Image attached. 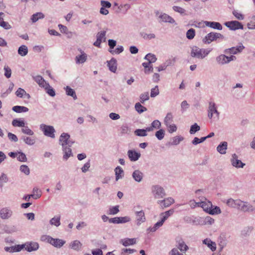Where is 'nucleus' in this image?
Returning <instances> with one entry per match:
<instances>
[{
  "label": "nucleus",
  "instance_id": "423d86ee",
  "mask_svg": "<svg viewBox=\"0 0 255 255\" xmlns=\"http://www.w3.org/2000/svg\"><path fill=\"white\" fill-rule=\"evenodd\" d=\"M40 129L43 132L45 136L52 138H55L54 133L55 132V130L53 126L42 124L40 125Z\"/></svg>",
  "mask_w": 255,
  "mask_h": 255
},
{
  "label": "nucleus",
  "instance_id": "0eeeda50",
  "mask_svg": "<svg viewBox=\"0 0 255 255\" xmlns=\"http://www.w3.org/2000/svg\"><path fill=\"white\" fill-rule=\"evenodd\" d=\"M155 13L156 16L157 17L158 21L159 22H163L174 23L175 22L172 17L165 13H162L159 12V11H156L155 12Z\"/></svg>",
  "mask_w": 255,
  "mask_h": 255
},
{
  "label": "nucleus",
  "instance_id": "a211bd4d",
  "mask_svg": "<svg viewBox=\"0 0 255 255\" xmlns=\"http://www.w3.org/2000/svg\"><path fill=\"white\" fill-rule=\"evenodd\" d=\"M132 177L136 182L139 183L142 181L143 173L139 170H135L133 172Z\"/></svg>",
  "mask_w": 255,
  "mask_h": 255
},
{
  "label": "nucleus",
  "instance_id": "79ce46f5",
  "mask_svg": "<svg viewBox=\"0 0 255 255\" xmlns=\"http://www.w3.org/2000/svg\"><path fill=\"white\" fill-rule=\"evenodd\" d=\"M173 122V116L171 113H168L164 118V124L166 126L170 125Z\"/></svg>",
  "mask_w": 255,
  "mask_h": 255
},
{
  "label": "nucleus",
  "instance_id": "412c9836",
  "mask_svg": "<svg viewBox=\"0 0 255 255\" xmlns=\"http://www.w3.org/2000/svg\"><path fill=\"white\" fill-rule=\"evenodd\" d=\"M23 246H21V245H18L11 247H6L4 248V250L7 252L11 253L18 252L23 249Z\"/></svg>",
  "mask_w": 255,
  "mask_h": 255
},
{
  "label": "nucleus",
  "instance_id": "2f4dec72",
  "mask_svg": "<svg viewBox=\"0 0 255 255\" xmlns=\"http://www.w3.org/2000/svg\"><path fill=\"white\" fill-rule=\"evenodd\" d=\"M115 175H116V180L118 181L120 179H121L124 176V170L120 166H117L115 169Z\"/></svg>",
  "mask_w": 255,
  "mask_h": 255
},
{
  "label": "nucleus",
  "instance_id": "1a4fd4ad",
  "mask_svg": "<svg viewBox=\"0 0 255 255\" xmlns=\"http://www.w3.org/2000/svg\"><path fill=\"white\" fill-rule=\"evenodd\" d=\"M225 25L232 30L243 29V25L242 24L236 20L226 22L225 23Z\"/></svg>",
  "mask_w": 255,
  "mask_h": 255
},
{
  "label": "nucleus",
  "instance_id": "13d9d810",
  "mask_svg": "<svg viewBox=\"0 0 255 255\" xmlns=\"http://www.w3.org/2000/svg\"><path fill=\"white\" fill-rule=\"evenodd\" d=\"M17 154H18V156L17 157V158L18 161L21 162H26L27 161V157L24 153L18 152Z\"/></svg>",
  "mask_w": 255,
  "mask_h": 255
},
{
  "label": "nucleus",
  "instance_id": "4468645a",
  "mask_svg": "<svg viewBox=\"0 0 255 255\" xmlns=\"http://www.w3.org/2000/svg\"><path fill=\"white\" fill-rule=\"evenodd\" d=\"M240 210L244 212H252L255 211V208L248 202H242Z\"/></svg>",
  "mask_w": 255,
  "mask_h": 255
},
{
  "label": "nucleus",
  "instance_id": "e2e57ef3",
  "mask_svg": "<svg viewBox=\"0 0 255 255\" xmlns=\"http://www.w3.org/2000/svg\"><path fill=\"white\" fill-rule=\"evenodd\" d=\"M205 137H202L201 138H199L197 137L194 138L193 140L192 141V143L194 145H197L199 143H202L206 140Z\"/></svg>",
  "mask_w": 255,
  "mask_h": 255
},
{
  "label": "nucleus",
  "instance_id": "b1692460",
  "mask_svg": "<svg viewBox=\"0 0 255 255\" xmlns=\"http://www.w3.org/2000/svg\"><path fill=\"white\" fill-rule=\"evenodd\" d=\"M177 249H178V250H180L182 253H185L188 250L189 247L185 244V242L182 239H181L177 242Z\"/></svg>",
  "mask_w": 255,
  "mask_h": 255
},
{
  "label": "nucleus",
  "instance_id": "5fc2aeb1",
  "mask_svg": "<svg viewBox=\"0 0 255 255\" xmlns=\"http://www.w3.org/2000/svg\"><path fill=\"white\" fill-rule=\"evenodd\" d=\"M135 135L139 136H145L147 135L146 130L144 129H137L134 131Z\"/></svg>",
  "mask_w": 255,
  "mask_h": 255
},
{
  "label": "nucleus",
  "instance_id": "ddd939ff",
  "mask_svg": "<svg viewBox=\"0 0 255 255\" xmlns=\"http://www.w3.org/2000/svg\"><path fill=\"white\" fill-rule=\"evenodd\" d=\"M231 162L232 165L236 168H243L245 165V163L238 159V155L235 153L232 154Z\"/></svg>",
  "mask_w": 255,
  "mask_h": 255
},
{
  "label": "nucleus",
  "instance_id": "cd10ccee",
  "mask_svg": "<svg viewBox=\"0 0 255 255\" xmlns=\"http://www.w3.org/2000/svg\"><path fill=\"white\" fill-rule=\"evenodd\" d=\"M87 54L83 51L81 52V54L77 55L75 57V61L77 64L84 63L87 60Z\"/></svg>",
  "mask_w": 255,
  "mask_h": 255
},
{
  "label": "nucleus",
  "instance_id": "6ab92c4d",
  "mask_svg": "<svg viewBox=\"0 0 255 255\" xmlns=\"http://www.w3.org/2000/svg\"><path fill=\"white\" fill-rule=\"evenodd\" d=\"M136 224L140 225L141 223L145 221V217L144 213L143 211H137L135 212Z\"/></svg>",
  "mask_w": 255,
  "mask_h": 255
},
{
  "label": "nucleus",
  "instance_id": "9d476101",
  "mask_svg": "<svg viewBox=\"0 0 255 255\" xmlns=\"http://www.w3.org/2000/svg\"><path fill=\"white\" fill-rule=\"evenodd\" d=\"M23 246V249L24 248L26 251L28 252H34L37 251L39 248V244L36 242H27L24 244L21 245Z\"/></svg>",
  "mask_w": 255,
  "mask_h": 255
},
{
  "label": "nucleus",
  "instance_id": "f03ea898",
  "mask_svg": "<svg viewBox=\"0 0 255 255\" xmlns=\"http://www.w3.org/2000/svg\"><path fill=\"white\" fill-rule=\"evenodd\" d=\"M211 48H200L198 46H193L191 47L190 55L193 58L203 59L211 52Z\"/></svg>",
  "mask_w": 255,
  "mask_h": 255
},
{
  "label": "nucleus",
  "instance_id": "c9c22d12",
  "mask_svg": "<svg viewBox=\"0 0 255 255\" xmlns=\"http://www.w3.org/2000/svg\"><path fill=\"white\" fill-rule=\"evenodd\" d=\"M12 110L17 113H25L28 111V109L24 106H15L12 107Z\"/></svg>",
  "mask_w": 255,
  "mask_h": 255
},
{
  "label": "nucleus",
  "instance_id": "e433bc0d",
  "mask_svg": "<svg viewBox=\"0 0 255 255\" xmlns=\"http://www.w3.org/2000/svg\"><path fill=\"white\" fill-rule=\"evenodd\" d=\"M164 222L163 220H161L158 222H157L156 223H155L153 227H149L147 229V231H149L151 232H155L158 229H159L160 227H161Z\"/></svg>",
  "mask_w": 255,
  "mask_h": 255
},
{
  "label": "nucleus",
  "instance_id": "a18cd8bd",
  "mask_svg": "<svg viewBox=\"0 0 255 255\" xmlns=\"http://www.w3.org/2000/svg\"><path fill=\"white\" fill-rule=\"evenodd\" d=\"M140 35L143 39L145 40H150L155 38V35L154 33L140 32Z\"/></svg>",
  "mask_w": 255,
  "mask_h": 255
},
{
  "label": "nucleus",
  "instance_id": "c756f323",
  "mask_svg": "<svg viewBox=\"0 0 255 255\" xmlns=\"http://www.w3.org/2000/svg\"><path fill=\"white\" fill-rule=\"evenodd\" d=\"M21 139L22 140L25 144L29 145H32L35 143V139L30 136L22 135L21 137Z\"/></svg>",
  "mask_w": 255,
  "mask_h": 255
},
{
  "label": "nucleus",
  "instance_id": "680f3d73",
  "mask_svg": "<svg viewBox=\"0 0 255 255\" xmlns=\"http://www.w3.org/2000/svg\"><path fill=\"white\" fill-rule=\"evenodd\" d=\"M221 213L220 208L218 206H215L214 208L210 209L209 213L211 215L218 214Z\"/></svg>",
  "mask_w": 255,
  "mask_h": 255
},
{
  "label": "nucleus",
  "instance_id": "f257e3e1",
  "mask_svg": "<svg viewBox=\"0 0 255 255\" xmlns=\"http://www.w3.org/2000/svg\"><path fill=\"white\" fill-rule=\"evenodd\" d=\"M70 135L67 133H62L59 137V143L62 146L64 152L63 159L67 160L72 155L70 147L74 143V141L70 139Z\"/></svg>",
  "mask_w": 255,
  "mask_h": 255
},
{
  "label": "nucleus",
  "instance_id": "58836bf2",
  "mask_svg": "<svg viewBox=\"0 0 255 255\" xmlns=\"http://www.w3.org/2000/svg\"><path fill=\"white\" fill-rule=\"evenodd\" d=\"M44 17V15L42 12H37L33 14L31 17V19L32 22H36L37 20L40 19H42Z\"/></svg>",
  "mask_w": 255,
  "mask_h": 255
},
{
  "label": "nucleus",
  "instance_id": "603ef678",
  "mask_svg": "<svg viewBox=\"0 0 255 255\" xmlns=\"http://www.w3.org/2000/svg\"><path fill=\"white\" fill-rule=\"evenodd\" d=\"M155 135L158 139L161 140L164 137L165 131L163 129H160L155 132Z\"/></svg>",
  "mask_w": 255,
  "mask_h": 255
},
{
  "label": "nucleus",
  "instance_id": "393cba45",
  "mask_svg": "<svg viewBox=\"0 0 255 255\" xmlns=\"http://www.w3.org/2000/svg\"><path fill=\"white\" fill-rule=\"evenodd\" d=\"M216 61L218 64L220 65H223L226 64H228V61L227 60V56L224 54H221L216 57Z\"/></svg>",
  "mask_w": 255,
  "mask_h": 255
},
{
  "label": "nucleus",
  "instance_id": "dca6fc26",
  "mask_svg": "<svg viewBox=\"0 0 255 255\" xmlns=\"http://www.w3.org/2000/svg\"><path fill=\"white\" fill-rule=\"evenodd\" d=\"M12 212L7 208H3L0 211V216L2 219H7L11 217Z\"/></svg>",
  "mask_w": 255,
  "mask_h": 255
},
{
  "label": "nucleus",
  "instance_id": "338daca9",
  "mask_svg": "<svg viewBox=\"0 0 255 255\" xmlns=\"http://www.w3.org/2000/svg\"><path fill=\"white\" fill-rule=\"evenodd\" d=\"M0 26L5 29H9L11 28L8 22L3 21L2 18H0Z\"/></svg>",
  "mask_w": 255,
  "mask_h": 255
},
{
  "label": "nucleus",
  "instance_id": "69168bd1",
  "mask_svg": "<svg viewBox=\"0 0 255 255\" xmlns=\"http://www.w3.org/2000/svg\"><path fill=\"white\" fill-rule=\"evenodd\" d=\"M159 90L157 86H155L154 88L151 89L150 92V97H155L159 94Z\"/></svg>",
  "mask_w": 255,
  "mask_h": 255
},
{
  "label": "nucleus",
  "instance_id": "ea45409f",
  "mask_svg": "<svg viewBox=\"0 0 255 255\" xmlns=\"http://www.w3.org/2000/svg\"><path fill=\"white\" fill-rule=\"evenodd\" d=\"M18 53L21 56H25L28 53V48L26 45L20 46L18 49Z\"/></svg>",
  "mask_w": 255,
  "mask_h": 255
},
{
  "label": "nucleus",
  "instance_id": "774afa93",
  "mask_svg": "<svg viewBox=\"0 0 255 255\" xmlns=\"http://www.w3.org/2000/svg\"><path fill=\"white\" fill-rule=\"evenodd\" d=\"M247 26L250 29H255V15L252 17V20L248 23Z\"/></svg>",
  "mask_w": 255,
  "mask_h": 255
},
{
  "label": "nucleus",
  "instance_id": "c03bdc74",
  "mask_svg": "<svg viewBox=\"0 0 255 255\" xmlns=\"http://www.w3.org/2000/svg\"><path fill=\"white\" fill-rule=\"evenodd\" d=\"M200 206L203 209V210L209 213V211L212 206V203L209 202L208 203L205 202H201L199 203Z\"/></svg>",
  "mask_w": 255,
  "mask_h": 255
},
{
  "label": "nucleus",
  "instance_id": "20e7f679",
  "mask_svg": "<svg viewBox=\"0 0 255 255\" xmlns=\"http://www.w3.org/2000/svg\"><path fill=\"white\" fill-rule=\"evenodd\" d=\"M151 190L155 199L162 198L166 195L165 190L159 185H152Z\"/></svg>",
  "mask_w": 255,
  "mask_h": 255
},
{
  "label": "nucleus",
  "instance_id": "9b49d317",
  "mask_svg": "<svg viewBox=\"0 0 255 255\" xmlns=\"http://www.w3.org/2000/svg\"><path fill=\"white\" fill-rule=\"evenodd\" d=\"M106 31H102L98 32L96 35L97 40L94 43V46L100 47L102 42L106 41Z\"/></svg>",
  "mask_w": 255,
  "mask_h": 255
},
{
  "label": "nucleus",
  "instance_id": "09e8293b",
  "mask_svg": "<svg viewBox=\"0 0 255 255\" xmlns=\"http://www.w3.org/2000/svg\"><path fill=\"white\" fill-rule=\"evenodd\" d=\"M149 99L148 92H145L140 94L139 96V100L141 103L143 104L146 101L148 100Z\"/></svg>",
  "mask_w": 255,
  "mask_h": 255
},
{
  "label": "nucleus",
  "instance_id": "aec40b11",
  "mask_svg": "<svg viewBox=\"0 0 255 255\" xmlns=\"http://www.w3.org/2000/svg\"><path fill=\"white\" fill-rule=\"evenodd\" d=\"M204 23L206 26L215 29L222 30V25L218 22L205 21Z\"/></svg>",
  "mask_w": 255,
  "mask_h": 255
},
{
  "label": "nucleus",
  "instance_id": "a878e982",
  "mask_svg": "<svg viewBox=\"0 0 255 255\" xmlns=\"http://www.w3.org/2000/svg\"><path fill=\"white\" fill-rule=\"evenodd\" d=\"M228 143L226 141L221 142L217 147V151L222 154H224L226 153L227 149Z\"/></svg>",
  "mask_w": 255,
  "mask_h": 255
},
{
  "label": "nucleus",
  "instance_id": "4c0bfd02",
  "mask_svg": "<svg viewBox=\"0 0 255 255\" xmlns=\"http://www.w3.org/2000/svg\"><path fill=\"white\" fill-rule=\"evenodd\" d=\"M64 89H65L66 94L68 96H71L74 100H76L77 99L76 93L73 89L68 86L65 87Z\"/></svg>",
  "mask_w": 255,
  "mask_h": 255
},
{
  "label": "nucleus",
  "instance_id": "0e129e2a",
  "mask_svg": "<svg viewBox=\"0 0 255 255\" xmlns=\"http://www.w3.org/2000/svg\"><path fill=\"white\" fill-rule=\"evenodd\" d=\"M119 206H116L110 208L109 210V215H115L117 214L119 212Z\"/></svg>",
  "mask_w": 255,
  "mask_h": 255
},
{
  "label": "nucleus",
  "instance_id": "2eb2a0df",
  "mask_svg": "<svg viewBox=\"0 0 255 255\" xmlns=\"http://www.w3.org/2000/svg\"><path fill=\"white\" fill-rule=\"evenodd\" d=\"M128 156L131 161H135L140 157V153L134 150H129L128 151Z\"/></svg>",
  "mask_w": 255,
  "mask_h": 255
},
{
  "label": "nucleus",
  "instance_id": "bb28decb",
  "mask_svg": "<svg viewBox=\"0 0 255 255\" xmlns=\"http://www.w3.org/2000/svg\"><path fill=\"white\" fill-rule=\"evenodd\" d=\"M136 239L135 238H125L124 239H122L120 241V243L122 244V245L125 247H127L130 245H132L136 244Z\"/></svg>",
  "mask_w": 255,
  "mask_h": 255
},
{
  "label": "nucleus",
  "instance_id": "72a5a7b5",
  "mask_svg": "<svg viewBox=\"0 0 255 255\" xmlns=\"http://www.w3.org/2000/svg\"><path fill=\"white\" fill-rule=\"evenodd\" d=\"M174 213L173 209H170L165 212L161 213L160 214V216L161 218V219L163 220L165 222L170 216H171Z\"/></svg>",
  "mask_w": 255,
  "mask_h": 255
},
{
  "label": "nucleus",
  "instance_id": "3c124183",
  "mask_svg": "<svg viewBox=\"0 0 255 255\" xmlns=\"http://www.w3.org/2000/svg\"><path fill=\"white\" fill-rule=\"evenodd\" d=\"M200 126H198L197 124L195 123L194 124L191 126L189 132L190 134H194L197 131L200 130Z\"/></svg>",
  "mask_w": 255,
  "mask_h": 255
},
{
  "label": "nucleus",
  "instance_id": "864d4df0",
  "mask_svg": "<svg viewBox=\"0 0 255 255\" xmlns=\"http://www.w3.org/2000/svg\"><path fill=\"white\" fill-rule=\"evenodd\" d=\"M21 131L27 135H33L34 134V132L30 129L27 126L23 127L21 129Z\"/></svg>",
  "mask_w": 255,
  "mask_h": 255
},
{
  "label": "nucleus",
  "instance_id": "c85d7f7f",
  "mask_svg": "<svg viewBox=\"0 0 255 255\" xmlns=\"http://www.w3.org/2000/svg\"><path fill=\"white\" fill-rule=\"evenodd\" d=\"M203 243L207 246L213 252L216 250V244L210 239H206L203 241Z\"/></svg>",
  "mask_w": 255,
  "mask_h": 255
},
{
  "label": "nucleus",
  "instance_id": "bf43d9fd",
  "mask_svg": "<svg viewBox=\"0 0 255 255\" xmlns=\"http://www.w3.org/2000/svg\"><path fill=\"white\" fill-rule=\"evenodd\" d=\"M20 170L21 172L24 173L25 175H28L30 173V170L29 167L26 165H22L20 166Z\"/></svg>",
  "mask_w": 255,
  "mask_h": 255
},
{
  "label": "nucleus",
  "instance_id": "a19ab883",
  "mask_svg": "<svg viewBox=\"0 0 255 255\" xmlns=\"http://www.w3.org/2000/svg\"><path fill=\"white\" fill-rule=\"evenodd\" d=\"M134 108L135 111L139 114H141L147 111V108L141 105L140 103H136L135 104Z\"/></svg>",
  "mask_w": 255,
  "mask_h": 255
},
{
  "label": "nucleus",
  "instance_id": "5701e85b",
  "mask_svg": "<svg viewBox=\"0 0 255 255\" xmlns=\"http://www.w3.org/2000/svg\"><path fill=\"white\" fill-rule=\"evenodd\" d=\"M33 79L41 87L44 88L45 86H49V83H47L41 76L37 75L34 77Z\"/></svg>",
  "mask_w": 255,
  "mask_h": 255
},
{
  "label": "nucleus",
  "instance_id": "4be33fe9",
  "mask_svg": "<svg viewBox=\"0 0 255 255\" xmlns=\"http://www.w3.org/2000/svg\"><path fill=\"white\" fill-rule=\"evenodd\" d=\"M107 66L109 70L114 73H115L117 69V60L116 59L112 58L110 61H107Z\"/></svg>",
  "mask_w": 255,
  "mask_h": 255
},
{
  "label": "nucleus",
  "instance_id": "49530a36",
  "mask_svg": "<svg viewBox=\"0 0 255 255\" xmlns=\"http://www.w3.org/2000/svg\"><path fill=\"white\" fill-rule=\"evenodd\" d=\"M144 59L147 60L150 64L155 62L157 60L155 55L151 53L146 54Z\"/></svg>",
  "mask_w": 255,
  "mask_h": 255
},
{
  "label": "nucleus",
  "instance_id": "6e6d98bb",
  "mask_svg": "<svg viewBox=\"0 0 255 255\" xmlns=\"http://www.w3.org/2000/svg\"><path fill=\"white\" fill-rule=\"evenodd\" d=\"M44 88L45 89L46 93L49 95H50L51 97L55 96V91L49 85V86H48L47 87L45 86Z\"/></svg>",
  "mask_w": 255,
  "mask_h": 255
},
{
  "label": "nucleus",
  "instance_id": "f3484780",
  "mask_svg": "<svg viewBox=\"0 0 255 255\" xmlns=\"http://www.w3.org/2000/svg\"><path fill=\"white\" fill-rule=\"evenodd\" d=\"M174 202V200L171 197H168L163 200H159L157 202L160 204L161 207L163 208L168 207Z\"/></svg>",
  "mask_w": 255,
  "mask_h": 255
},
{
  "label": "nucleus",
  "instance_id": "f704fd0d",
  "mask_svg": "<svg viewBox=\"0 0 255 255\" xmlns=\"http://www.w3.org/2000/svg\"><path fill=\"white\" fill-rule=\"evenodd\" d=\"M49 223L52 226L59 227L60 225V216H55L53 217L49 221Z\"/></svg>",
  "mask_w": 255,
  "mask_h": 255
},
{
  "label": "nucleus",
  "instance_id": "4d7b16f0",
  "mask_svg": "<svg viewBox=\"0 0 255 255\" xmlns=\"http://www.w3.org/2000/svg\"><path fill=\"white\" fill-rule=\"evenodd\" d=\"M33 192L34 193V194H33L34 195L33 198L35 199H37L41 197V191L39 190L38 188L34 187L33 189Z\"/></svg>",
  "mask_w": 255,
  "mask_h": 255
},
{
  "label": "nucleus",
  "instance_id": "6e6552de",
  "mask_svg": "<svg viewBox=\"0 0 255 255\" xmlns=\"http://www.w3.org/2000/svg\"><path fill=\"white\" fill-rule=\"evenodd\" d=\"M219 38L223 39L224 36L219 33L210 32L205 36L203 41L205 43L210 44L212 41Z\"/></svg>",
  "mask_w": 255,
  "mask_h": 255
},
{
  "label": "nucleus",
  "instance_id": "de8ad7c7",
  "mask_svg": "<svg viewBox=\"0 0 255 255\" xmlns=\"http://www.w3.org/2000/svg\"><path fill=\"white\" fill-rule=\"evenodd\" d=\"M186 37L188 39H192L194 38L195 35V30L193 28L189 29L186 32Z\"/></svg>",
  "mask_w": 255,
  "mask_h": 255
},
{
  "label": "nucleus",
  "instance_id": "39448f33",
  "mask_svg": "<svg viewBox=\"0 0 255 255\" xmlns=\"http://www.w3.org/2000/svg\"><path fill=\"white\" fill-rule=\"evenodd\" d=\"M208 112V116L209 119H211L212 118H214L216 119L217 120L219 119L220 113L217 110V108L216 107V104L215 103L212 102H210L209 103Z\"/></svg>",
  "mask_w": 255,
  "mask_h": 255
},
{
  "label": "nucleus",
  "instance_id": "f8f14e48",
  "mask_svg": "<svg viewBox=\"0 0 255 255\" xmlns=\"http://www.w3.org/2000/svg\"><path fill=\"white\" fill-rule=\"evenodd\" d=\"M242 201L240 199H233L230 198L226 201V204L230 207L233 208H236L240 210V208L242 205Z\"/></svg>",
  "mask_w": 255,
  "mask_h": 255
},
{
  "label": "nucleus",
  "instance_id": "8fccbe9b",
  "mask_svg": "<svg viewBox=\"0 0 255 255\" xmlns=\"http://www.w3.org/2000/svg\"><path fill=\"white\" fill-rule=\"evenodd\" d=\"M183 139L184 138L181 136H176L172 138V141L171 144L175 145H178Z\"/></svg>",
  "mask_w": 255,
  "mask_h": 255
},
{
  "label": "nucleus",
  "instance_id": "473e14b6",
  "mask_svg": "<svg viewBox=\"0 0 255 255\" xmlns=\"http://www.w3.org/2000/svg\"><path fill=\"white\" fill-rule=\"evenodd\" d=\"M218 242L220 248V251H222L227 244V239L224 236H220L218 238Z\"/></svg>",
  "mask_w": 255,
  "mask_h": 255
},
{
  "label": "nucleus",
  "instance_id": "7ed1b4c3",
  "mask_svg": "<svg viewBox=\"0 0 255 255\" xmlns=\"http://www.w3.org/2000/svg\"><path fill=\"white\" fill-rule=\"evenodd\" d=\"M41 239L42 241H46L54 247L58 248H60L65 244V241L61 239H54L47 235L42 236Z\"/></svg>",
  "mask_w": 255,
  "mask_h": 255
},
{
  "label": "nucleus",
  "instance_id": "37998d69",
  "mask_svg": "<svg viewBox=\"0 0 255 255\" xmlns=\"http://www.w3.org/2000/svg\"><path fill=\"white\" fill-rule=\"evenodd\" d=\"M12 125L13 127L23 128L24 127L25 123L23 121L19 119H14L12 122Z\"/></svg>",
  "mask_w": 255,
  "mask_h": 255
},
{
  "label": "nucleus",
  "instance_id": "7c9ffc66",
  "mask_svg": "<svg viewBox=\"0 0 255 255\" xmlns=\"http://www.w3.org/2000/svg\"><path fill=\"white\" fill-rule=\"evenodd\" d=\"M82 247V244L78 240L72 242L70 244V248L72 249L78 251L80 250Z\"/></svg>",
  "mask_w": 255,
  "mask_h": 255
},
{
  "label": "nucleus",
  "instance_id": "052dcab7",
  "mask_svg": "<svg viewBox=\"0 0 255 255\" xmlns=\"http://www.w3.org/2000/svg\"><path fill=\"white\" fill-rule=\"evenodd\" d=\"M4 70V76L7 78H9L11 75V70L10 68L7 65H5L3 68Z\"/></svg>",
  "mask_w": 255,
  "mask_h": 255
}]
</instances>
